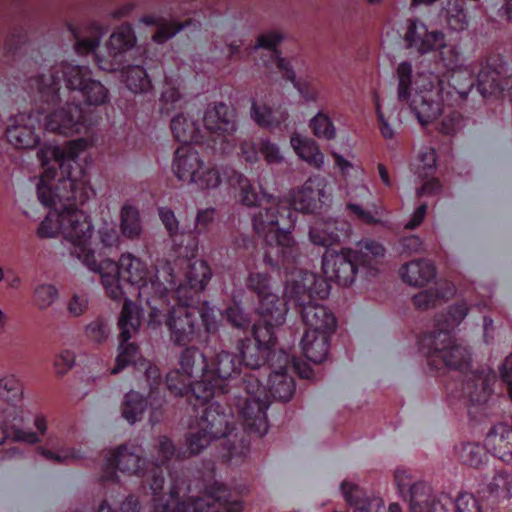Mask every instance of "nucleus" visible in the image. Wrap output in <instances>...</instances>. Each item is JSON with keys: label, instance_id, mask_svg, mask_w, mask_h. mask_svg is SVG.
<instances>
[{"label": "nucleus", "instance_id": "obj_39", "mask_svg": "<svg viewBox=\"0 0 512 512\" xmlns=\"http://www.w3.org/2000/svg\"><path fill=\"white\" fill-rule=\"evenodd\" d=\"M461 464L479 469L488 460V451L485 446L476 442H464L456 450Z\"/></svg>", "mask_w": 512, "mask_h": 512}, {"label": "nucleus", "instance_id": "obj_10", "mask_svg": "<svg viewBox=\"0 0 512 512\" xmlns=\"http://www.w3.org/2000/svg\"><path fill=\"white\" fill-rule=\"evenodd\" d=\"M242 380L247 397L239 399L237 405L244 431L249 435L264 436L269 429L266 411L270 401L267 396V386L252 374H245Z\"/></svg>", "mask_w": 512, "mask_h": 512}, {"label": "nucleus", "instance_id": "obj_8", "mask_svg": "<svg viewBox=\"0 0 512 512\" xmlns=\"http://www.w3.org/2000/svg\"><path fill=\"white\" fill-rule=\"evenodd\" d=\"M92 76L93 73L88 66L63 62L58 67H52L49 74H37L29 78L28 85L36 92L42 103L50 105L60 101L62 82L69 91L80 93Z\"/></svg>", "mask_w": 512, "mask_h": 512}, {"label": "nucleus", "instance_id": "obj_16", "mask_svg": "<svg viewBox=\"0 0 512 512\" xmlns=\"http://www.w3.org/2000/svg\"><path fill=\"white\" fill-rule=\"evenodd\" d=\"M213 272L206 260L196 259L190 261L184 272L183 280L175 291L173 297L178 301L198 302L202 298V292L206 289L212 278Z\"/></svg>", "mask_w": 512, "mask_h": 512}, {"label": "nucleus", "instance_id": "obj_52", "mask_svg": "<svg viewBox=\"0 0 512 512\" xmlns=\"http://www.w3.org/2000/svg\"><path fill=\"white\" fill-rule=\"evenodd\" d=\"M23 388L20 381L14 375H7L0 378V397L9 404L15 406L21 401Z\"/></svg>", "mask_w": 512, "mask_h": 512}, {"label": "nucleus", "instance_id": "obj_64", "mask_svg": "<svg viewBox=\"0 0 512 512\" xmlns=\"http://www.w3.org/2000/svg\"><path fill=\"white\" fill-rule=\"evenodd\" d=\"M250 115L253 121L261 128H270L274 125L272 108L266 104L258 105L256 100H252Z\"/></svg>", "mask_w": 512, "mask_h": 512}, {"label": "nucleus", "instance_id": "obj_5", "mask_svg": "<svg viewBox=\"0 0 512 512\" xmlns=\"http://www.w3.org/2000/svg\"><path fill=\"white\" fill-rule=\"evenodd\" d=\"M351 234V223L339 217L317 220L309 228L311 243L325 247L322 256L323 274L341 287H350L358 272H362V267L355 249L341 248L337 251L330 246L348 240Z\"/></svg>", "mask_w": 512, "mask_h": 512}, {"label": "nucleus", "instance_id": "obj_34", "mask_svg": "<svg viewBox=\"0 0 512 512\" xmlns=\"http://www.w3.org/2000/svg\"><path fill=\"white\" fill-rule=\"evenodd\" d=\"M170 128L174 139L184 146L198 143L201 138L198 122L182 112L171 119Z\"/></svg>", "mask_w": 512, "mask_h": 512}, {"label": "nucleus", "instance_id": "obj_7", "mask_svg": "<svg viewBox=\"0 0 512 512\" xmlns=\"http://www.w3.org/2000/svg\"><path fill=\"white\" fill-rule=\"evenodd\" d=\"M190 416L189 432L185 436L191 455H197L212 441L226 438L235 429L231 408L217 401L199 406Z\"/></svg>", "mask_w": 512, "mask_h": 512}, {"label": "nucleus", "instance_id": "obj_13", "mask_svg": "<svg viewBox=\"0 0 512 512\" xmlns=\"http://www.w3.org/2000/svg\"><path fill=\"white\" fill-rule=\"evenodd\" d=\"M95 125L94 115L82 108L80 103L66 102L51 110L44 118V129L48 132L73 136L86 133Z\"/></svg>", "mask_w": 512, "mask_h": 512}, {"label": "nucleus", "instance_id": "obj_47", "mask_svg": "<svg viewBox=\"0 0 512 512\" xmlns=\"http://www.w3.org/2000/svg\"><path fill=\"white\" fill-rule=\"evenodd\" d=\"M7 439L28 444H36L39 441V437L34 431L25 430L16 424L8 425L3 422L0 423V445Z\"/></svg>", "mask_w": 512, "mask_h": 512}, {"label": "nucleus", "instance_id": "obj_28", "mask_svg": "<svg viewBox=\"0 0 512 512\" xmlns=\"http://www.w3.org/2000/svg\"><path fill=\"white\" fill-rule=\"evenodd\" d=\"M244 291L233 290L229 302L221 312V318L233 329L246 332L252 331L255 324L252 314L248 311L242 302Z\"/></svg>", "mask_w": 512, "mask_h": 512}, {"label": "nucleus", "instance_id": "obj_57", "mask_svg": "<svg viewBox=\"0 0 512 512\" xmlns=\"http://www.w3.org/2000/svg\"><path fill=\"white\" fill-rule=\"evenodd\" d=\"M85 337L93 343L103 344L110 335V329L107 321L103 317H97L84 327Z\"/></svg>", "mask_w": 512, "mask_h": 512}, {"label": "nucleus", "instance_id": "obj_1", "mask_svg": "<svg viewBox=\"0 0 512 512\" xmlns=\"http://www.w3.org/2000/svg\"><path fill=\"white\" fill-rule=\"evenodd\" d=\"M322 195V189L314 188V181L309 178L301 188L292 191L289 201H268L253 215V230L265 243L263 261L272 271L288 270L296 264L300 252L292 231L298 213H314Z\"/></svg>", "mask_w": 512, "mask_h": 512}, {"label": "nucleus", "instance_id": "obj_54", "mask_svg": "<svg viewBox=\"0 0 512 512\" xmlns=\"http://www.w3.org/2000/svg\"><path fill=\"white\" fill-rule=\"evenodd\" d=\"M28 42V32L21 26H14L4 38V51L6 56H15Z\"/></svg>", "mask_w": 512, "mask_h": 512}, {"label": "nucleus", "instance_id": "obj_32", "mask_svg": "<svg viewBox=\"0 0 512 512\" xmlns=\"http://www.w3.org/2000/svg\"><path fill=\"white\" fill-rule=\"evenodd\" d=\"M356 256L365 277H376L385 257V248L381 243L369 239L360 250H356Z\"/></svg>", "mask_w": 512, "mask_h": 512}, {"label": "nucleus", "instance_id": "obj_56", "mask_svg": "<svg viewBox=\"0 0 512 512\" xmlns=\"http://www.w3.org/2000/svg\"><path fill=\"white\" fill-rule=\"evenodd\" d=\"M310 128L318 138L332 140L336 136V130L332 119L322 111H319L310 120Z\"/></svg>", "mask_w": 512, "mask_h": 512}, {"label": "nucleus", "instance_id": "obj_44", "mask_svg": "<svg viewBox=\"0 0 512 512\" xmlns=\"http://www.w3.org/2000/svg\"><path fill=\"white\" fill-rule=\"evenodd\" d=\"M99 235V243L97 246V261L104 259L106 257H111V255H116L118 250V245L120 242V236L117 230L114 227L104 225L98 230Z\"/></svg>", "mask_w": 512, "mask_h": 512}, {"label": "nucleus", "instance_id": "obj_48", "mask_svg": "<svg viewBox=\"0 0 512 512\" xmlns=\"http://www.w3.org/2000/svg\"><path fill=\"white\" fill-rule=\"evenodd\" d=\"M119 353L115 359V365L111 370V374H118L126 367L135 365L136 358L139 355V347L136 343L122 341L119 338Z\"/></svg>", "mask_w": 512, "mask_h": 512}, {"label": "nucleus", "instance_id": "obj_55", "mask_svg": "<svg viewBox=\"0 0 512 512\" xmlns=\"http://www.w3.org/2000/svg\"><path fill=\"white\" fill-rule=\"evenodd\" d=\"M396 72L398 77V100L407 102L411 97L412 90V64L403 61L398 65Z\"/></svg>", "mask_w": 512, "mask_h": 512}, {"label": "nucleus", "instance_id": "obj_31", "mask_svg": "<svg viewBox=\"0 0 512 512\" xmlns=\"http://www.w3.org/2000/svg\"><path fill=\"white\" fill-rule=\"evenodd\" d=\"M493 455L504 463H512V425L500 422L493 425L487 434Z\"/></svg>", "mask_w": 512, "mask_h": 512}, {"label": "nucleus", "instance_id": "obj_36", "mask_svg": "<svg viewBox=\"0 0 512 512\" xmlns=\"http://www.w3.org/2000/svg\"><path fill=\"white\" fill-rule=\"evenodd\" d=\"M290 143L300 159L315 168H320L323 165L324 154L315 140L298 133H293Z\"/></svg>", "mask_w": 512, "mask_h": 512}, {"label": "nucleus", "instance_id": "obj_45", "mask_svg": "<svg viewBox=\"0 0 512 512\" xmlns=\"http://www.w3.org/2000/svg\"><path fill=\"white\" fill-rule=\"evenodd\" d=\"M80 96L87 106H100L109 101V90L97 79H88V83L80 91Z\"/></svg>", "mask_w": 512, "mask_h": 512}, {"label": "nucleus", "instance_id": "obj_37", "mask_svg": "<svg viewBox=\"0 0 512 512\" xmlns=\"http://www.w3.org/2000/svg\"><path fill=\"white\" fill-rule=\"evenodd\" d=\"M149 404L152 408L158 406L157 402L151 400L149 396L144 397L141 393L130 390L125 394L122 402V416L128 423L134 424L142 419Z\"/></svg>", "mask_w": 512, "mask_h": 512}, {"label": "nucleus", "instance_id": "obj_26", "mask_svg": "<svg viewBox=\"0 0 512 512\" xmlns=\"http://www.w3.org/2000/svg\"><path fill=\"white\" fill-rule=\"evenodd\" d=\"M334 333L305 330L300 342L304 357L314 364L323 363L329 356Z\"/></svg>", "mask_w": 512, "mask_h": 512}, {"label": "nucleus", "instance_id": "obj_20", "mask_svg": "<svg viewBox=\"0 0 512 512\" xmlns=\"http://www.w3.org/2000/svg\"><path fill=\"white\" fill-rule=\"evenodd\" d=\"M441 92V81L437 80V85L431 83L430 89L417 92L414 96L410 106L422 125L434 122L442 114Z\"/></svg>", "mask_w": 512, "mask_h": 512}, {"label": "nucleus", "instance_id": "obj_23", "mask_svg": "<svg viewBox=\"0 0 512 512\" xmlns=\"http://www.w3.org/2000/svg\"><path fill=\"white\" fill-rule=\"evenodd\" d=\"M236 115L225 103L220 102L212 109H207L203 116L205 129L211 134L227 137L232 136L237 130Z\"/></svg>", "mask_w": 512, "mask_h": 512}, {"label": "nucleus", "instance_id": "obj_9", "mask_svg": "<svg viewBox=\"0 0 512 512\" xmlns=\"http://www.w3.org/2000/svg\"><path fill=\"white\" fill-rule=\"evenodd\" d=\"M418 349L433 372L444 369L463 371L471 366L470 352L456 343L454 335L444 341L438 334L425 333L418 338Z\"/></svg>", "mask_w": 512, "mask_h": 512}, {"label": "nucleus", "instance_id": "obj_21", "mask_svg": "<svg viewBox=\"0 0 512 512\" xmlns=\"http://www.w3.org/2000/svg\"><path fill=\"white\" fill-rule=\"evenodd\" d=\"M306 327L305 330L335 332L338 321L334 313L316 301L299 302L294 305Z\"/></svg>", "mask_w": 512, "mask_h": 512}, {"label": "nucleus", "instance_id": "obj_41", "mask_svg": "<svg viewBox=\"0 0 512 512\" xmlns=\"http://www.w3.org/2000/svg\"><path fill=\"white\" fill-rule=\"evenodd\" d=\"M228 183L230 186L240 189V199L243 205L248 207L260 206L261 199L244 174L232 169L228 175Z\"/></svg>", "mask_w": 512, "mask_h": 512}, {"label": "nucleus", "instance_id": "obj_17", "mask_svg": "<svg viewBox=\"0 0 512 512\" xmlns=\"http://www.w3.org/2000/svg\"><path fill=\"white\" fill-rule=\"evenodd\" d=\"M41 125L38 116L33 112L18 113L11 118V124L6 128L7 141L18 150L36 148L41 141Z\"/></svg>", "mask_w": 512, "mask_h": 512}, {"label": "nucleus", "instance_id": "obj_19", "mask_svg": "<svg viewBox=\"0 0 512 512\" xmlns=\"http://www.w3.org/2000/svg\"><path fill=\"white\" fill-rule=\"evenodd\" d=\"M404 40L407 48H416L421 55L439 50L446 45L442 31H429L427 25L418 18L408 20Z\"/></svg>", "mask_w": 512, "mask_h": 512}, {"label": "nucleus", "instance_id": "obj_33", "mask_svg": "<svg viewBox=\"0 0 512 512\" xmlns=\"http://www.w3.org/2000/svg\"><path fill=\"white\" fill-rule=\"evenodd\" d=\"M295 390V380L289 373L278 371L269 374L267 396L269 397L270 404L273 401L288 402L293 397Z\"/></svg>", "mask_w": 512, "mask_h": 512}, {"label": "nucleus", "instance_id": "obj_42", "mask_svg": "<svg viewBox=\"0 0 512 512\" xmlns=\"http://www.w3.org/2000/svg\"><path fill=\"white\" fill-rule=\"evenodd\" d=\"M120 229L129 239L138 238L142 232L141 219L138 209L133 205L125 204L120 213Z\"/></svg>", "mask_w": 512, "mask_h": 512}, {"label": "nucleus", "instance_id": "obj_24", "mask_svg": "<svg viewBox=\"0 0 512 512\" xmlns=\"http://www.w3.org/2000/svg\"><path fill=\"white\" fill-rule=\"evenodd\" d=\"M197 381L192 374L174 369L167 373L164 385L175 396H188L190 401L191 398H194L195 403L192 404V410L197 411L199 406L208 404V401H204V397L196 391Z\"/></svg>", "mask_w": 512, "mask_h": 512}, {"label": "nucleus", "instance_id": "obj_22", "mask_svg": "<svg viewBox=\"0 0 512 512\" xmlns=\"http://www.w3.org/2000/svg\"><path fill=\"white\" fill-rule=\"evenodd\" d=\"M495 381L494 372L473 371L462 383V396L472 405L485 404L493 393Z\"/></svg>", "mask_w": 512, "mask_h": 512}, {"label": "nucleus", "instance_id": "obj_12", "mask_svg": "<svg viewBox=\"0 0 512 512\" xmlns=\"http://www.w3.org/2000/svg\"><path fill=\"white\" fill-rule=\"evenodd\" d=\"M245 286L258 300L256 312L259 318L255 324L266 323L284 324L287 314V304L272 292L271 276L267 272H249L245 278Z\"/></svg>", "mask_w": 512, "mask_h": 512}, {"label": "nucleus", "instance_id": "obj_30", "mask_svg": "<svg viewBox=\"0 0 512 512\" xmlns=\"http://www.w3.org/2000/svg\"><path fill=\"white\" fill-rule=\"evenodd\" d=\"M436 267L426 259L411 260L399 270L402 281L410 286L423 287L436 277Z\"/></svg>", "mask_w": 512, "mask_h": 512}, {"label": "nucleus", "instance_id": "obj_46", "mask_svg": "<svg viewBox=\"0 0 512 512\" xmlns=\"http://www.w3.org/2000/svg\"><path fill=\"white\" fill-rule=\"evenodd\" d=\"M489 497L509 499L512 497V473L499 470L487 486Z\"/></svg>", "mask_w": 512, "mask_h": 512}, {"label": "nucleus", "instance_id": "obj_60", "mask_svg": "<svg viewBox=\"0 0 512 512\" xmlns=\"http://www.w3.org/2000/svg\"><path fill=\"white\" fill-rule=\"evenodd\" d=\"M444 298V294L437 289H426L412 297V303L416 309L426 311L435 308Z\"/></svg>", "mask_w": 512, "mask_h": 512}, {"label": "nucleus", "instance_id": "obj_2", "mask_svg": "<svg viewBox=\"0 0 512 512\" xmlns=\"http://www.w3.org/2000/svg\"><path fill=\"white\" fill-rule=\"evenodd\" d=\"M95 253L96 250L90 248L83 264L100 275L108 297L121 300L125 295L124 286L133 287L150 309L151 320L158 321L157 317L169 304V288L160 281L158 271L150 269L146 262L131 253L121 254L118 261L111 257L97 261Z\"/></svg>", "mask_w": 512, "mask_h": 512}, {"label": "nucleus", "instance_id": "obj_38", "mask_svg": "<svg viewBox=\"0 0 512 512\" xmlns=\"http://www.w3.org/2000/svg\"><path fill=\"white\" fill-rule=\"evenodd\" d=\"M317 283V274L311 271H302L300 280H293L285 286V296L294 305L299 302L311 301L312 288Z\"/></svg>", "mask_w": 512, "mask_h": 512}, {"label": "nucleus", "instance_id": "obj_50", "mask_svg": "<svg viewBox=\"0 0 512 512\" xmlns=\"http://www.w3.org/2000/svg\"><path fill=\"white\" fill-rule=\"evenodd\" d=\"M394 481L397 485V490H398L399 494L402 496V498L405 501L409 502V511L410 512H411V504H412L411 496H410L411 490L415 485H417L419 483H421L427 487V494H428V498H429L427 500V503L432 502V501H437V499H438V496L432 495L431 487L428 484H426L425 482L418 481L413 484H410L409 477L406 475L405 471L396 470L395 474H394ZM422 505H423V509L426 510V501L424 503H422Z\"/></svg>", "mask_w": 512, "mask_h": 512}, {"label": "nucleus", "instance_id": "obj_11", "mask_svg": "<svg viewBox=\"0 0 512 512\" xmlns=\"http://www.w3.org/2000/svg\"><path fill=\"white\" fill-rule=\"evenodd\" d=\"M152 321L149 315V324L159 326L163 320L170 333L171 341L177 346H186L200 336V326L197 322L196 311L191 307L190 301H178L169 289V304Z\"/></svg>", "mask_w": 512, "mask_h": 512}, {"label": "nucleus", "instance_id": "obj_18", "mask_svg": "<svg viewBox=\"0 0 512 512\" xmlns=\"http://www.w3.org/2000/svg\"><path fill=\"white\" fill-rule=\"evenodd\" d=\"M184 484L185 480L172 479L168 498L166 501L155 498L152 512H203V509L209 506L208 500L204 498L184 499Z\"/></svg>", "mask_w": 512, "mask_h": 512}, {"label": "nucleus", "instance_id": "obj_62", "mask_svg": "<svg viewBox=\"0 0 512 512\" xmlns=\"http://www.w3.org/2000/svg\"><path fill=\"white\" fill-rule=\"evenodd\" d=\"M59 292L53 284H40L34 290V303L40 310L50 307L58 298Z\"/></svg>", "mask_w": 512, "mask_h": 512}, {"label": "nucleus", "instance_id": "obj_15", "mask_svg": "<svg viewBox=\"0 0 512 512\" xmlns=\"http://www.w3.org/2000/svg\"><path fill=\"white\" fill-rule=\"evenodd\" d=\"M137 42L135 30L131 23L125 22L117 27L106 42L107 57L95 54L98 67L108 72L124 70L126 67L125 54Z\"/></svg>", "mask_w": 512, "mask_h": 512}, {"label": "nucleus", "instance_id": "obj_40", "mask_svg": "<svg viewBox=\"0 0 512 512\" xmlns=\"http://www.w3.org/2000/svg\"><path fill=\"white\" fill-rule=\"evenodd\" d=\"M123 71L125 85L132 93H146L152 88V81L143 66L129 65L126 62Z\"/></svg>", "mask_w": 512, "mask_h": 512}, {"label": "nucleus", "instance_id": "obj_4", "mask_svg": "<svg viewBox=\"0 0 512 512\" xmlns=\"http://www.w3.org/2000/svg\"><path fill=\"white\" fill-rule=\"evenodd\" d=\"M262 333L269 334L268 330L253 326L252 337L238 341V354L223 350L210 359L207 358L205 365L201 366L200 379L196 382V391L204 397V401L213 403L215 396L227 394L229 381L240 376L243 366L256 370L267 361L272 342L261 341Z\"/></svg>", "mask_w": 512, "mask_h": 512}, {"label": "nucleus", "instance_id": "obj_3", "mask_svg": "<svg viewBox=\"0 0 512 512\" xmlns=\"http://www.w3.org/2000/svg\"><path fill=\"white\" fill-rule=\"evenodd\" d=\"M73 147L64 149L58 145L43 144L37 158L43 172L37 184V197L45 207H51L58 199L86 203L95 195L87 170L78 163Z\"/></svg>", "mask_w": 512, "mask_h": 512}, {"label": "nucleus", "instance_id": "obj_25", "mask_svg": "<svg viewBox=\"0 0 512 512\" xmlns=\"http://www.w3.org/2000/svg\"><path fill=\"white\" fill-rule=\"evenodd\" d=\"M282 324H276L274 323H266L264 325L260 324H254L253 326H259L262 330H268V335L265 333H262L261 341L266 342V340H269L272 342L270 345V351L267 355V361H265L261 367L267 366L270 369V373L274 372H283V373H289L291 370L292 360H294L295 355H291L284 349H279L277 351V343L278 338L276 334V329L281 326Z\"/></svg>", "mask_w": 512, "mask_h": 512}, {"label": "nucleus", "instance_id": "obj_6", "mask_svg": "<svg viewBox=\"0 0 512 512\" xmlns=\"http://www.w3.org/2000/svg\"><path fill=\"white\" fill-rule=\"evenodd\" d=\"M76 200H56L48 207L50 211L39 224L36 235L40 239L53 238L58 234L73 244L77 257L84 262L85 254L90 250V240L94 231L89 214L77 208L84 205Z\"/></svg>", "mask_w": 512, "mask_h": 512}, {"label": "nucleus", "instance_id": "obj_29", "mask_svg": "<svg viewBox=\"0 0 512 512\" xmlns=\"http://www.w3.org/2000/svg\"><path fill=\"white\" fill-rule=\"evenodd\" d=\"M469 307L465 301L453 303L448 306L445 312L439 313L434 319V330L430 333L442 336V339L449 340L451 335H454V329L457 327L467 316Z\"/></svg>", "mask_w": 512, "mask_h": 512}, {"label": "nucleus", "instance_id": "obj_63", "mask_svg": "<svg viewBox=\"0 0 512 512\" xmlns=\"http://www.w3.org/2000/svg\"><path fill=\"white\" fill-rule=\"evenodd\" d=\"M194 179L190 183H195L202 190L216 188L221 183L219 171L214 167H205V165Z\"/></svg>", "mask_w": 512, "mask_h": 512}, {"label": "nucleus", "instance_id": "obj_59", "mask_svg": "<svg viewBox=\"0 0 512 512\" xmlns=\"http://www.w3.org/2000/svg\"><path fill=\"white\" fill-rule=\"evenodd\" d=\"M197 360H201L202 366L205 365L207 357L195 347H186L180 355L179 364L180 369L184 373H189L195 376V373L201 371L200 369L195 370V363Z\"/></svg>", "mask_w": 512, "mask_h": 512}, {"label": "nucleus", "instance_id": "obj_61", "mask_svg": "<svg viewBox=\"0 0 512 512\" xmlns=\"http://www.w3.org/2000/svg\"><path fill=\"white\" fill-rule=\"evenodd\" d=\"M146 381L149 384V398L157 405H161L162 392L160 387L163 385L162 373L156 365L149 364L145 370Z\"/></svg>", "mask_w": 512, "mask_h": 512}, {"label": "nucleus", "instance_id": "obj_53", "mask_svg": "<svg viewBox=\"0 0 512 512\" xmlns=\"http://www.w3.org/2000/svg\"><path fill=\"white\" fill-rule=\"evenodd\" d=\"M188 23L189 22H180L178 20H167L163 17L152 36V41L159 45L164 44L181 32Z\"/></svg>", "mask_w": 512, "mask_h": 512}, {"label": "nucleus", "instance_id": "obj_35", "mask_svg": "<svg viewBox=\"0 0 512 512\" xmlns=\"http://www.w3.org/2000/svg\"><path fill=\"white\" fill-rule=\"evenodd\" d=\"M191 307L196 311L197 318L201 319L200 331L203 329L207 335H216L220 329L222 311L203 298H199L198 302L191 301Z\"/></svg>", "mask_w": 512, "mask_h": 512}, {"label": "nucleus", "instance_id": "obj_51", "mask_svg": "<svg viewBox=\"0 0 512 512\" xmlns=\"http://www.w3.org/2000/svg\"><path fill=\"white\" fill-rule=\"evenodd\" d=\"M182 101V94L178 87L174 86L165 79V84L163 86V90L161 92V96L159 99L160 113L162 115L169 116L172 111H174L179 103Z\"/></svg>", "mask_w": 512, "mask_h": 512}, {"label": "nucleus", "instance_id": "obj_43", "mask_svg": "<svg viewBox=\"0 0 512 512\" xmlns=\"http://www.w3.org/2000/svg\"><path fill=\"white\" fill-rule=\"evenodd\" d=\"M139 325L138 311L132 302L126 299L118 319L119 338L122 341H129L131 339V331H137Z\"/></svg>", "mask_w": 512, "mask_h": 512}, {"label": "nucleus", "instance_id": "obj_27", "mask_svg": "<svg viewBox=\"0 0 512 512\" xmlns=\"http://www.w3.org/2000/svg\"><path fill=\"white\" fill-rule=\"evenodd\" d=\"M204 161L192 146L186 145L176 149L172 169L175 176L181 181L191 182L202 170Z\"/></svg>", "mask_w": 512, "mask_h": 512}, {"label": "nucleus", "instance_id": "obj_14", "mask_svg": "<svg viewBox=\"0 0 512 512\" xmlns=\"http://www.w3.org/2000/svg\"><path fill=\"white\" fill-rule=\"evenodd\" d=\"M411 512H483L482 506L473 494L460 492L453 499L448 494L442 493L437 501L426 503V510L422 503L427 502V487L421 483L411 490Z\"/></svg>", "mask_w": 512, "mask_h": 512}, {"label": "nucleus", "instance_id": "obj_58", "mask_svg": "<svg viewBox=\"0 0 512 512\" xmlns=\"http://www.w3.org/2000/svg\"><path fill=\"white\" fill-rule=\"evenodd\" d=\"M125 448L124 444L119 445L109 456L105 458V463L102 469L101 479L105 482L117 483L119 477L117 471H120L121 451Z\"/></svg>", "mask_w": 512, "mask_h": 512}, {"label": "nucleus", "instance_id": "obj_49", "mask_svg": "<svg viewBox=\"0 0 512 512\" xmlns=\"http://www.w3.org/2000/svg\"><path fill=\"white\" fill-rule=\"evenodd\" d=\"M121 451L120 471L130 475L144 477L146 475V459L134 452L129 451L126 444Z\"/></svg>", "mask_w": 512, "mask_h": 512}]
</instances>
